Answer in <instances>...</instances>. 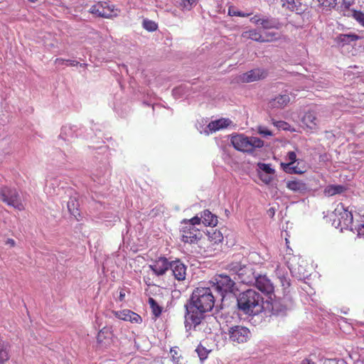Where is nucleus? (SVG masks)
Wrapping results in <instances>:
<instances>
[{
  "label": "nucleus",
  "mask_w": 364,
  "mask_h": 364,
  "mask_svg": "<svg viewBox=\"0 0 364 364\" xmlns=\"http://www.w3.org/2000/svg\"><path fill=\"white\" fill-rule=\"evenodd\" d=\"M299 257L293 255L291 257L288 258L287 264L288 267L292 273L298 274L299 276L304 274V268L301 264H299Z\"/></svg>",
  "instance_id": "6ab92c4d"
},
{
  "label": "nucleus",
  "mask_w": 364,
  "mask_h": 364,
  "mask_svg": "<svg viewBox=\"0 0 364 364\" xmlns=\"http://www.w3.org/2000/svg\"><path fill=\"white\" fill-rule=\"evenodd\" d=\"M259 26H261L264 29H278L280 24L276 19L273 18L262 16Z\"/></svg>",
  "instance_id": "393cba45"
},
{
  "label": "nucleus",
  "mask_w": 364,
  "mask_h": 364,
  "mask_svg": "<svg viewBox=\"0 0 364 364\" xmlns=\"http://www.w3.org/2000/svg\"><path fill=\"white\" fill-rule=\"evenodd\" d=\"M215 296L209 287L196 288L191 296L189 319L196 327L204 319V314L210 311L215 305Z\"/></svg>",
  "instance_id": "f257e3e1"
},
{
  "label": "nucleus",
  "mask_w": 364,
  "mask_h": 364,
  "mask_svg": "<svg viewBox=\"0 0 364 364\" xmlns=\"http://www.w3.org/2000/svg\"><path fill=\"white\" fill-rule=\"evenodd\" d=\"M104 5L102 7L100 17L105 18H110L118 16V9L114 8V5H109L108 3L103 1Z\"/></svg>",
  "instance_id": "4be33fe9"
},
{
  "label": "nucleus",
  "mask_w": 364,
  "mask_h": 364,
  "mask_svg": "<svg viewBox=\"0 0 364 364\" xmlns=\"http://www.w3.org/2000/svg\"><path fill=\"white\" fill-rule=\"evenodd\" d=\"M80 65L81 67L86 68L87 66V64H86V63H81V64H80Z\"/></svg>",
  "instance_id": "4d7b16f0"
},
{
  "label": "nucleus",
  "mask_w": 364,
  "mask_h": 364,
  "mask_svg": "<svg viewBox=\"0 0 364 364\" xmlns=\"http://www.w3.org/2000/svg\"><path fill=\"white\" fill-rule=\"evenodd\" d=\"M351 3L349 1L343 0L342 6H344L345 9H348L350 6Z\"/></svg>",
  "instance_id": "3c124183"
},
{
  "label": "nucleus",
  "mask_w": 364,
  "mask_h": 364,
  "mask_svg": "<svg viewBox=\"0 0 364 364\" xmlns=\"http://www.w3.org/2000/svg\"><path fill=\"white\" fill-rule=\"evenodd\" d=\"M345 187L341 185H329L327 186L323 191L325 196H333L336 194H340L345 191Z\"/></svg>",
  "instance_id": "a878e982"
},
{
  "label": "nucleus",
  "mask_w": 364,
  "mask_h": 364,
  "mask_svg": "<svg viewBox=\"0 0 364 364\" xmlns=\"http://www.w3.org/2000/svg\"><path fill=\"white\" fill-rule=\"evenodd\" d=\"M202 223V218L195 216L191 219L188 220V222H185V225L195 227L196 225H199Z\"/></svg>",
  "instance_id": "e433bc0d"
},
{
  "label": "nucleus",
  "mask_w": 364,
  "mask_h": 364,
  "mask_svg": "<svg viewBox=\"0 0 364 364\" xmlns=\"http://www.w3.org/2000/svg\"><path fill=\"white\" fill-rule=\"evenodd\" d=\"M324 364H338V363L335 360H330L325 362Z\"/></svg>",
  "instance_id": "6e6d98bb"
},
{
  "label": "nucleus",
  "mask_w": 364,
  "mask_h": 364,
  "mask_svg": "<svg viewBox=\"0 0 364 364\" xmlns=\"http://www.w3.org/2000/svg\"><path fill=\"white\" fill-rule=\"evenodd\" d=\"M6 245H9L11 247H14L16 245V242H15V240L14 239L9 238L6 241Z\"/></svg>",
  "instance_id": "09e8293b"
},
{
  "label": "nucleus",
  "mask_w": 364,
  "mask_h": 364,
  "mask_svg": "<svg viewBox=\"0 0 364 364\" xmlns=\"http://www.w3.org/2000/svg\"><path fill=\"white\" fill-rule=\"evenodd\" d=\"M196 351L197 352L198 355L200 358V360H205L207 358L208 353H209V351L201 345H199L197 347Z\"/></svg>",
  "instance_id": "f704fd0d"
},
{
  "label": "nucleus",
  "mask_w": 364,
  "mask_h": 364,
  "mask_svg": "<svg viewBox=\"0 0 364 364\" xmlns=\"http://www.w3.org/2000/svg\"><path fill=\"white\" fill-rule=\"evenodd\" d=\"M202 223L205 226L215 227L218 224V217L209 210H205L201 213Z\"/></svg>",
  "instance_id": "aec40b11"
},
{
  "label": "nucleus",
  "mask_w": 364,
  "mask_h": 364,
  "mask_svg": "<svg viewBox=\"0 0 364 364\" xmlns=\"http://www.w3.org/2000/svg\"><path fill=\"white\" fill-rule=\"evenodd\" d=\"M230 340L233 343H242L246 342L250 335L249 329L242 326H235L228 331Z\"/></svg>",
  "instance_id": "0eeeda50"
},
{
  "label": "nucleus",
  "mask_w": 364,
  "mask_h": 364,
  "mask_svg": "<svg viewBox=\"0 0 364 364\" xmlns=\"http://www.w3.org/2000/svg\"><path fill=\"white\" fill-rule=\"evenodd\" d=\"M114 314L117 318L131 323H141L142 322V318L139 314L129 309L114 311Z\"/></svg>",
  "instance_id": "9d476101"
},
{
  "label": "nucleus",
  "mask_w": 364,
  "mask_h": 364,
  "mask_svg": "<svg viewBox=\"0 0 364 364\" xmlns=\"http://www.w3.org/2000/svg\"><path fill=\"white\" fill-rule=\"evenodd\" d=\"M301 120L306 127L311 130H314L318 128V120L314 111H308L305 112Z\"/></svg>",
  "instance_id": "a211bd4d"
},
{
  "label": "nucleus",
  "mask_w": 364,
  "mask_h": 364,
  "mask_svg": "<svg viewBox=\"0 0 364 364\" xmlns=\"http://www.w3.org/2000/svg\"><path fill=\"white\" fill-rule=\"evenodd\" d=\"M255 286L259 291L267 294L274 291L272 283L265 275H259L255 278Z\"/></svg>",
  "instance_id": "ddd939ff"
},
{
  "label": "nucleus",
  "mask_w": 364,
  "mask_h": 364,
  "mask_svg": "<svg viewBox=\"0 0 364 364\" xmlns=\"http://www.w3.org/2000/svg\"><path fill=\"white\" fill-rule=\"evenodd\" d=\"M170 263L167 258L160 257L156 259L152 264H149V268L153 271V273L159 277L164 275L169 269Z\"/></svg>",
  "instance_id": "6e6552de"
},
{
  "label": "nucleus",
  "mask_w": 364,
  "mask_h": 364,
  "mask_svg": "<svg viewBox=\"0 0 364 364\" xmlns=\"http://www.w3.org/2000/svg\"><path fill=\"white\" fill-rule=\"evenodd\" d=\"M9 348L8 342L0 340V364H4L9 360Z\"/></svg>",
  "instance_id": "b1692460"
},
{
  "label": "nucleus",
  "mask_w": 364,
  "mask_h": 364,
  "mask_svg": "<svg viewBox=\"0 0 364 364\" xmlns=\"http://www.w3.org/2000/svg\"><path fill=\"white\" fill-rule=\"evenodd\" d=\"M124 297H125V293L124 292V291H121L119 292V301H123L124 299Z\"/></svg>",
  "instance_id": "864d4df0"
},
{
  "label": "nucleus",
  "mask_w": 364,
  "mask_h": 364,
  "mask_svg": "<svg viewBox=\"0 0 364 364\" xmlns=\"http://www.w3.org/2000/svg\"><path fill=\"white\" fill-rule=\"evenodd\" d=\"M75 203L74 200H70L68 202V208L70 214L73 215L75 217H77V215H79L77 208H75Z\"/></svg>",
  "instance_id": "58836bf2"
},
{
  "label": "nucleus",
  "mask_w": 364,
  "mask_h": 364,
  "mask_svg": "<svg viewBox=\"0 0 364 364\" xmlns=\"http://www.w3.org/2000/svg\"><path fill=\"white\" fill-rule=\"evenodd\" d=\"M287 187L288 189L298 193H304L307 191L306 184L300 180L288 181Z\"/></svg>",
  "instance_id": "412c9836"
},
{
  "label": "nucleus",
  "mask_w": 364,
  "mask_h": 364,
  "mask_svg": "<svg viewBox=\"0 0 364 364\" xmlns=\"http://www.w3.org/2000/svg\"><path fill=\"white\" fill-rule=\"evenodd\" d=\"M238 308L245 314L255 315L263 309V297L254 289H247L239 294Z\"/></svg>",
  "instance_id": "f03ea898"
},
{
  "label": "nucleus",
  "mask_w": 364,
  "mask_h": 364,
  "mask_svg": "<svg viewBox=\"0 0 364 364\" xmlns=\"http://www.w3.org/2000/svg\"><path fill=\"white\" fill-rule=\"evenodd\" d=\"M144 282H145V283H146V284H148V285H151V283H150V282H149V279H147V280L144 279Z\"/></svg>",
  "instance_id": "bf43d9fd"
},
{
  "label": "nucleus",
  "mask_w": 364,
  "mask_h": 364,
  "mask_svg": "<svg viewBox=\"0 0 364 364\" xmlns=\"http://www.w3.org/2000/svg\"><path fill=\"white\" fill-rule=\"evenodd\" d=\"M181 240L185 243L196 244L203 237L201 231L196 227L184 225L181 230Z\"/></svg>",
  "instance_id": "423d86ee"
},
{
  "label": "nucleus",
  "mask_w": 364,
  "mask_h": 364,
  "mask_svg": "<svg viewBox=\"0 0 364 364\" xmlns=\"http://www.w3.org/2000/svg\"><path fill=\"white\" fill-rule=\"evenodd\" d=\"M148 303L150 306V308L152 310L153 314L155 316H159L161 314L162 309L161 307L157 304L156 300L152 297H149L148 300Z\"/></svg>",
  "instance_id": "c85d7f7f"
},
{
  "label": "nucleus",
  "mask_w": 364,
  "mask_h": 364,
  "mask_svg": "<svg viewBox=\"0 0 364 364\" xmlns=\"http://www.w3.org/2000/svg\"><path fill=\"white\" fill-rule=\"evenodd\" d=\"M258 175H259V178H260V180L265 184H269L272 181V177L271 176H269V175H267V174H264V173H262L260 172H259Z\"/></svg>",
  "instance_id": "ea45409f"
},
{
  "label": "nucleus",
  "mask_w": 364,
  "mask_h": 364,
  "mask_svg": "<svg viewBox=\"0 0 364 364\" xmlns=\"http://www.w3.org/2000/svg\"><path fill=\"white\" fill-rule=\"evenodd\" d=\"M274 125L279 129L286 130L289 127V124L284 121H277L273 122Z\"/></svg>",
  "instance_id": "37998d69"
},
{
  "label": "nucleus",
  "mask_w": 364,
  "mask_h": 364,
  "mask_svg": "<svg viewBox=\"0 0 364 364\" xmlns=\"http://www.w3.org/2000/svg\"><path fill=\"white\" fill-rule=\"evenodd\" d=\"M352 16L361 26L364 27V13L360 11L353 10Z\"/></svg>",
  "instance_id": "72a5a7b5"
},
{
  "label": "nucleus",
  "mask_w": 364,
  "mask_h": 364,
  "mask_svg": "<svg viewBox=\"0 0 364 364\" xmlns=\"http://www.w3.org/2000/svg\"><path fill=\"white\" fill-rule=\"evenodd\" d=\"M258 168L264 171L267 174H274V170L271 167L270 164H264V163H258Z\"/></svg>",
  "instance_id": "c9c22d12"
},
{
  "label": "nucleus",
  "mask_w": 364,
  "mask_h": 364,
  "mask_svg": "<svg viewBox=\"0 0 364 364\" xmlns=\"http://www.w3.org/2000/svg\"><path fill=\"white\" fill-rule=\"evenodd\" d=\"M109 330L107 328H102L97 336V340L98 343H102L103 341V339L105 338V334L107 333Z\"/></svg>",
  "instance_id": "a19ab883"
},
{
  "label": "nucleus",
  "mask_w": 364,
  "mask_h": 364,
  "mask_svg": "<svg viewBox=\"0 0 364 364\" xmlns=\"http://www.w3.org/2000/svg\"><path fill=\"white\" fill-rule=\"evenodd\" d=\"M143 27L148 31H155L158 28V25L153 21L145 19L143 21Z\"/></svg>",
  "instance_id": "473e14b6"
},
{
  "label": "nucleus",
  "mask_w": 364,
  "mask_h": 364,
  "mask_svg": "<svg viewBox=\"0 0 364 364\" xmlns=\"http://www.w3.org/2000/svg\"><path fill=\"white\" fill-rule=\"evenodd\" d=\"M247 272H251V270L247 269L246 267H244V268H241L238 272V276L241 278V280L242 282L244 283H247L249 282V281L246 280L245 278H242V276L245 273H247Z\"/></svg>",
  "instance_id": "49530a36"
},
{
  "label": "nucleus",
  "mask_w": 364,
  "mask_h": 364,
  "mask_svg": "<svg viewBox=\"0 0 364 364\" xmlns=\"http://www.w3.org/2000/svg\"><path fill=\"white\" fill-rule=\"evenodd\" d=\"M169 269H171L175 279L178 282H182L186 279L187 267L180 260L171 261Z\"/></svg>",
  "instance_id": "1a4fd4ad"
},
{
  "label": "nucleus",
  "mask_w": 364,
  "mask_h": 364,
  "mask_svg": "<svg viewBox=\"0 0 364 364\" xmlns=\"http://www.w3.org/2000/svg\"><path fill=\"white\" fill-rule=\"evenodd\" d=\"M291 102L289 94H282L276 96L269 102V106L273 109H284Z\"/></svg>",
  "instance_id": "4468645a"
},
{
  "label": "nucleus",
  "mask_w": 364,
  "mask_h": 364,
  "mask_svg": "<svg viewBox=\"0 0 364 364\" xmlns=\"http://www.w3.org/2000/svg\"><path fill=\"white\" fill-rule=\"evenodd\" d=\"M197 0H182V5L186 9H191L193 4H196Z\"/></svg>",
  "instance_id": "79ce46f5"
},
{
  "label": "nucleus",
  "mask_w": 364,
  "mask_h": 364,
  "mask_svg": "<svg viewBox=\"0 0 364 364\" xmlns=\"http://www.w3.org/2000/svg\"><path fill=\"white\" fill-rule=\"evenodd\" d=\"M216 289L228 292L232 291L235 282L228 275L220 274L215 279Z\"/></svg>",
  "instance_id": "f8f14e48"
},
{
  "label": "nucleus",
  "mask_w": 364,
  "mask_h": 364,
  "mask_svg": "<svg viewBox=\"0 0 364 364\" xmlns=\"http://www.w3.org/2000/svg\"><path fill=\"white\" fill-rule=\"evenodd\" d=\"M267 72L264 69L256 68L242 74L241 80L245 82H251L265 78Z\"/></svg>",
  "instance_id": "9b49d317"
},
{
  "label": "nucleus",
  "mask_w": 364,
  "mask_h": 364,
  "mask_svg": "<svg viewBox=\"0 0 364 364\" xmlns=\"http://www.w3.org/2000/svg\"><path fill=\"white\" fill-rule=\"evenodd\" d=\"M231 144L235 149L242 152L252 153L264 146V141L258 137L236 134L231 137Z\"/></svg>",
  "instance_id": "7ed1b4c3"
},
{
  "label": "nucleus",
  "mask_w": 364,
  "mask_h": 364,
  "mask_svg": "<svg viewBox=\"0 0 364 364\" xmlns=\"http://www.w3.org/2000/svg\"><path fill=\"white\" fill-rule=\"evenodd\" d=\"M228 15L230 16L248 17L252 13H244L236 9L235 6L231 5L228 7Z\"/></svg>",
  "instance_id": "c756f323"
},
{
  "label": "nucleus",
  "mask_w": 364,
  "mask_h": 364,
  "mask_svg": "<svg viewBox=\"0 0 364 364\" xmlns=\"http://www.w3.org/2000/svg\"><path fill=\"white\" fill-rule=\"evenodd\" d=\"M1 200L9 206L22 210L24 206L21 200L19 194L15 188L4 186L0 188Z\"/></svg>",
  "instance_id": "39448f33"
},
{
  "label": "nucleus",
  "mask_w": 364,
  "mask_h": 364,
  "mask_svg": "<svg viewBox=\"0 0 364 364\" xmlns=\"http://www.w3.org/2000/svg\"><path fill=\"white\" fill-rule=\"evenodd\" d=\"M333 225L342 232L344 230L353 231V217L352 212L340 203L333 211Z\"/></svg>",
  "instance_id": "20e7f679"
},
{
  "label": "nucleus",
  "mask_w": 364,
  "mask_h": 364,
  "mask_svg": "<svg viewBox=\"0 0 364 364\" xmlns=\"http://www.w3.org/2000/svg\"><path fill=\"white\" fill-rule=\"evenodd\" d=\"M54 62H55V64L57 65H67V60L66 59L58 58H56Z\"/></svg>",
  "instance_id": "de8ad7c7"
},
{
  "label": "nucleus",
  "mask_w": 364,
  "mask_h": 364,
  "mask_svg": "<svg viewBox=\"0 0 364 364\" xmlns=\"http://www.w3.org/2000/svg\"><path fill=\"white\" fill-rule=\"evenodd\" d=\"M319 7L326 11L334 9L337 4L336 0H317Z\"/></svg>",
  "instance_id": "cd10ccee"
},
{
  "label": "nucleus",
  "mask_w": 364,
  "mask_h": 364,
  "mask_svg": "<svg viewBox=\"0 0 364 364\" xmlns=\"http://www.w3.org/2000/svg\"><path fill=\"white\" fill-rule=\"evenodd\" d=\"M231 124V121L229 119L221 118L217 120L211 121L207 126L208 131L207 134L210 132H215L220 129L227 128Z\"/></svg>",
  "instance_id": "f3484780"
},
{
  "label": "nucleus",
  "mask_w": 364,
  "mask_h": 364,
  "mask_svg": "<svg viewBox=\"0 0 364 364\" xmlns=\"http://www.w3.org/2000/svg\"><path fill=\"white\" fill-rule=\"evenodd\" d=\"M170 353L172 357V360L176 364H186L185 359L182 357L181 350L178 347L171 348Z\"/></svg>",
  "instance_id": "bb28decb"
},
{
  "label": "nucleus",
  "mask_w": 364,
  "mask_h": 364,
  "mask_svg": "<svg viewBox=\"0 0 364 364\" xmlns=\"http://www.w3.org/2000/svg\"><path fill=\"white\" fill-rule=\"evenodd\" d=\"M241 36L246 40L250 39L259 43H262L263 41V36L255 28L242 32Z\"/></svg>",
  "instance_id": "5701e85b"
},
{
  "label": "nucleus",
  "mask_w": 364,
  "mask_h": 364,
  "mask_svg": "<svg viewBox=\"0 0 364 364\" xmlns=\"http://www.w3.org/2000/svg\"><path fill=\"white\" fill-rule=\"evenodd\" d=\"M80 63L79 62L76 61V60H67V65H69L70 66H77Z\"/></svg>",
  "instance_id": "8fccbe9b"
},
{
  "label": "nucleus",
  "mask_w": 364,
  "mask_h": 364,
  "mask_svg": "<svg viewBox=\"0 0 364 364\" xmlns=\"http://www.w3.org/2000/svg\"><path fill=\"white\" fill-rule=\"evenodd\" d=\"M301 364H314V363L311 362V360H309L308 359H305V360H302Z\"/></svg>",
  "instance_id": "5fc2aeb1"
},
{
  "label": "nucleus",
  "mask_w": 364,
  "mask_h": 364,
  "mask_svg": "<svg viewBox=\"0 0 364 364\" xmlns=\"http://www.w3.org/2000/svg\"><path fill=\"white\" fill-rule=\"evenodd\" d=\"M287 157L289 163L282 164L284 171L288 173H302L303 171L299 169L297 166H294L296 161V153L294 151H289Z\"/></svg>",
  "instance_id": "2eb2a0df"
},
{
  "label": "nucleus",
  "mask_w": 364,
  "mask_h": 364,
  "mask_svg": "<svg viewBox=\"0 0 364 364\" xmlns=\"http://www.w3.org/2000/svg\"><path fill=\"white\" fill-rule=\"evenodd\" d=\"M279 39V36L275 32H267L263 36L262 43H269L277 41Z\"/></svg>",
  "instance_id": "2f4dec72"
},
{
  "label": "nucleus",
  "mask_w": 364,
  "mask_h": 364,
  "mask_svg": "<svg viewBox=\"0 0 364 364\" xmlns=\"http://www.w3.org/2000/svg\"><path fill=\"white\" fill-rule=\"evenodd\" d=\"M144 282H145V283H146V284H148V285H151V283H150V282H149V279H147V280L144 279Z\"/></svg>",
  "instance_id": "13d9d810"
},
{
  "label": "nucleus",
  "mask_w": 364,
  "mask_h": 364,
  "mask_svg": "<svg viewBox=\"0 0 364 364\" xmlns=\"http://www.w3.org/2000/svg\"><path fill=\"white\" fill-rule=\"evenodd\" d=\"M103 5V1H99L96 4L92 5L89 10L90 13L98 17H100V14L102 13Z\"/></svg>",
  "instance_id": "7c9ffc66"
},
{
  "label": "nucleus",
  "mask_w": 364,
  "mask_h": 364,
  "mask_svg": "<svg viewBox=\"0 0 364 364\" xmlns=\"http://www.w3.org/2000/svg\"><path fill=\"white\" fill-rule=\"evenodd\" d=\"M258 133L259 134L262 135L263 136H272V132L269 131V129H267V128H264V127H259V129H258Z\"/></svg>",
  "instance_id": "c03bdc74"
},
{
  "label": "nucleus",
  "mask_w": 364,
  "mask_h": 364,
  "mask_svg": "<svg viewBox=\"0 0 364 364\" xmlns=\"http://www.w3.org/2000/svg\"><path fill=\"white\" fill-rule=\"evenodd\" d=\"M285 240H286L287 247L289 250V251L287 250V255H291L292 250L291 248H289V240L287 238L285 239Z\"/></svg>",
  "instance_id": "603ef678"
},
{
  "label": "nucleus",
  "mask_w": 364,
  "mask_h": 364,
  "mask_svg": "<svg viewBox=\"0 0 364 364\" xmlns=\"http://www.w3.org/2000/svg\"><path fill=\"white\" fill-rule=\"evenodd\" d=\"M261 18H262V16H261V15L256 14L252 18H250V21L255 25H259L261 23Z\"/></svg>",
  "instance_id": "a18cd8bd"
},
{
  "label": "nucleus",
  "mask_w": 364,
  "mask_h": 364,
  "mask_svg": "<svg viewBox=\"0 0 364 364\" xmlns=\"http://www.w3.org/2000/svg\"><path fill=\"white\" fill-rule=\"evenodd\" d=\"M360 38L361 37L355 33H341L335 38L334 41L338 46L343 47Z\"/></svg>",
  "instance_id": "dca6fc26"
},
{
  "label": "nucleus",
  "mask_w": 364,
  "mask_h": 364,
  "mask_svg": "<svg viewBox=\"0 0 364 364\" xmlns=\"http://www.w3.org/2000/svg\"><path fill=\"white\" fill-rule=\"evenodd\" d=\"M356 231L358 237H364V223H359L356 225H353V231Z\"/></svg>",
  "instance_id": "4c0bfd02"
}]
</instances>
